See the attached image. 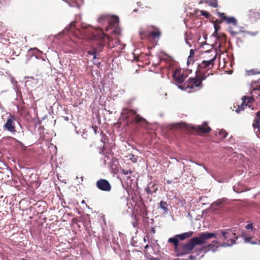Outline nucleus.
Here are the masks:
<instances>
[{"instance_id":"obj_36","label":"nucleus","mask_w":260,"mask_h":260,"mask_svg":"<svg viewBox=\"0 0 260 260\" xmlns=\"http://www.w3.org/2000/svg\"><path fill=\"white\" fill-rule=\"evenodd\" d=\"M214 28H215V32L214 33H216L217 32V31L218 30V29H220V26L218 25H214Z\"/></svg>"},{"instance_id":"obj_34","label":"nucleus","mask_w":260,"mask_h":260,"mask_svg":"<svg viewBox=\"0 0 260 260\" xmlns=\"http://www.w3.org/2000/svg\"><path fill=\"white\" fill-rule=\"evenodd\" d=\"M246 228L247 229H253V224L252 223H249V224H248L246 226Z\"/></svg>"},{"instance_id":"obj_35","label":"nucleus","mask_w":260,"mask_h":260,"mask_svg":"<svg viewBox=\"0 0 260 260\" xmlns=\"http://www.w3.org/2000/svg\"><path fill=\"white\" fill-rule=\"evenodd\" d=\"M217 244H218V242L217 241H213L212 242V244H209L208 245V247H210V248H212V245H216Z\"/></svg>"},{"instance_id":"obj_31","label":"nucleus","mask_w":260,"mask_h":260,"mask_svg":"<svg viewBox=\"0 0 260 260\" xmlns=\"http://www.w3.org/2000/svg\"><path fill=\"white\" fill-rule=\"evenodd\" d=\"M229 30L230 32L233 35H236V34H238V31L234 30L233 28L231 26H229Z\"/></svg>"},{"instance_id":"obj_4","label":"nucleus","mask_w":260,"mask_h":260,"mask_svg":"<svg viewBox=\"0 0 260 260\" xmlns=\"http://www.w3.org/2000/svg\"><path fill=\"white\" fill-rule=\"evenodd\" d=\"M216 56V55H214L212 58L208 60H203L201 63L199 64L196 73L197 77L206 79L210 75H212L208 72L213 67Z\"/></svg>"},{"instance_id":"obj_29","label":"nucleus","mask_w":260,"mask_h":260,"mask_svg":"<svg viewBox=\"0 0 260 260\" xmlns=\"http://www.w3.org/2000/svg\"><path fill=\"white\" fill-rule=\"evenodd\" d=\"M249 75H255L260 74V71H258L257 69H252L250 70L249 72Z\"/></svg>"},{"instance_id":"obj_26","label":"nucleus","mask_w":260,"mask_h":260,"mask_svg":"<svg viewBox=\"0 0 260 260\" xmlns=\"http://www.w3.org/2000/svg\"><path fill=\"white\" fill-rule=\"evenodd\" d=\"M218 133L221 140L224 139L228 135L227 132L224 129H221L219 131Z\"/></svg>"},{"instance_id":"obj_8","label":"nucleus","mask_w":260,"mask_h":260,"mask_svg":"<svg viewBox=\"0 0 260 260\" xmlns=\"http://www.w3.org/2000/svg\"><path fill=\"white\" fill-rule=\"evenodd\" d=\"M15 120L16 118L15 116L13 115H10L7 118L6 123L3 126L4 129L8 131L12 134H16L17 131L16 129V126L15 123Z\"/></svg>"},{"instance_id":"obj_20","label":"nucleus","mask_w":260,"mask_h":260,"mask_svg":"<svg viewBox=\"0 0 260 260\" xmlns=\"http://www.w3.org/2000/svg\"><path fill=\"white\" fill-rule=\"evenodd\" d=\"M109 16L108 14H102L99 16L98 21L101 24L108 23Z\"/></svg>"},{"instance_id":"obj_17","label":"nucleus","mask_w":260,"mask_h":260,"mask_svg":"<svg viewBox=\"0 0 260 260\" xmlns=\"http://www.w3.org/2000/svg\"><path fill=\"white\" fill-rule=\"evenodd\" d=\"M178 239V237H177L176 235H175L174 237L170 238L168 239V242L172 243L174 245V250L175 252H176L177 250L178 249L179 246Z\"/></svg>"},{"instance_id":"obj_7","label":"nucleus","mask_w":260,"mask_h":260,"mask_svg":"<svg viewBox=\"0 0 260 260\" xmlns=\"http://www.w3.org/2000/svg\"><path fill=\"white\" fill-rule=\"evenodd\" d=\"M187 76L186 72L181 69H176L173 73L174 82L178 85L179 87L185 83L184 81Z\"/></svg>"},{"instance_id":"obj_9","label":"nucleus","mask_w":260,"mask_h":260,"mask_svg":"<svg viewBox=\"0 0 260 260\" xmlns=\"http://www.w3.org/2000/svg\"><path fill=\"white\" fill-rule=\"evenodd\" d=\"M217 14L220 18L219 23L225 21L228 24L232 25L233 26H237V20L234 17H226L224 13L220 12H217Z\"/></svg>"},{"instance_id":"obj_3","label":"nucleus","mask_w":260,"mask_h":260,"mask_svg":"<svg viewBox=\"0 0 260 260\" xmlns=\"http://www.w3.org/2000/svg\"><path fill=\"white\" fill-rule=\"evenodd\" d=\"M121 118L126 120L127 124H136L142 126L147 123L146 120L138 114L136 111L128 108H123L121 112Z\"/></svg>"},{"instance_id":"obj_28","label":"nucleus","mask_w":260,"mask_h":260,"mask_svg":"<svg viewBox=\"0 0 260 260\" xmlns=\"http://www.w3.org/2000/svg\"><path fill=\"white\" fill-rule=\"evenodd\" d=\"M259 123H260V120H256V119H255L254 120V122H253V123L252 124L253 127L254 128H259V126H260Z\"/></svg>"},{"instance_id":"obj_25","label":"nucleus","mask_w":260,"mask_h":260,"mask_svg":"<svg viewBox=\"0 0 260 260\" xmlns=\"http://www.w3.org/2000/svg\"><path fill=\"white\" fill-rule=\"evenodd\" d=\"M76 21H73L72 22H71L70 25H69L68 26H67L66 28H65V29L68 32H69V31H72L73 30V29L76 27Z\"/></svg>"},{"instance_id":"obj_21","label":"nucleus","mask_w":260,"mask_h":260,"mask_svg":"<svg viewBox=\"0 0 260 260\" xmlns=\"http://www.w3.org/2000/svg\"><path fill=\"white\" fill-rule=\"evenodd\" d=\"M193 234V232L189 231L188 232L184 233L179 235H176V237H178V238L181 240H185V239L191 237Z\"/></svg>"},{"instance_id":"obj_23","label":"nucleus","mask_w":260,"mask_h":260,"mask_svg":"<svg viewBox=\"0 0 260 260\" xmlns=\"http://www.w3.org/2000/svg\"><path fill=\"white\" fill-rule=\"evenodd\" d=\"M244 242L245 243H249L251 244H258L260 243V242L256 240L255 241H252V238L250 237H245L244 238Z\"/></svg>"},{"instance_id":"obj_40","label":"nucleus","mask_w":260,"mask_h":260,"mask_svg":"<svg viewBox=\"0 0 260 260\" xmlns=\"http://www.w3.org/2000/svg\"><path fill=\"white\" fill-rule=\"evenodd\" d=\"M191 62H193V58H191L190 59V63Z\"/></svg>"},{"instance_id":"obj_1","label":"nucleus","mask_w":260,"mask_h":260,"mask_svg":"<svg viewBox=\"0 0 260 260\" xmlns=\"http://www.w3.org/2000/svg\"><path fill=\"white\" fill-rule=\"evenodd\" d=\"M77 29L81 33L91 37L93 40H98L100 41L97 48H93L87 52L88 54L93 56L94 59L96 58V55L102 51L103 48L106 44L109 43L112 40L108 35L104 33L103 30L100 27L93 28L90 25H85L82 26L81 30L79 28Z\"/></svg>"},{"instance_id":"obj_5","label":"nucleus","mask_w":260,"mask_h":260,"mask_svg":"<svg viewBox=\"0 0 260 260\" xmlns=\"http://www.w3.org/2000/svg\"><path fill=\"white\" fill-rule=\"evenodd\" d=\"M205 79L197 77V73H196L194 78H190L186 82L179 86V88L187 90L188 92H192L196 91L199 88H202L203 87L202 81Z\"/></svg>"},{"instance_id":"obj_39","label":"nucleus","mask_w":260,"mask_h":260,"mask_svg":"<svg viewBox=\"0 0 260 260\" xmlns=\"http://www.w3.org/2000/svg\"><path fill=\"white\" fill-rule=\"evenodd\" d=\"M119 192L124 194L126 191H125V190L124 189H123L122 190L120 191Z\"/></svg>"},{"instance_id":"obj_11","label":"nucleus","mask_w":260,"mask_h":260,"mask_svg":"<svg viewBox=\"0 0 260 260\" xmlns=\"http://www.w3.org/2000/svg\"><path fill=\"white\" fill-rule=\"evenodd\" d=\"M190 127L201 136L208 134L211 131V128L208 125V123L206 122H204L201 125L191 126Z\"/></svg>"},{"instance_id":"obj_13","label":"nucleus","mask_w":260,"mask_h":260,"mask_svg":"<svg viewBox=\"0 0 260 260\" xmlns=\"http://www.w3.org/2000/svg\"><path fill=\"white\" fill-rule=\"evenodd\" d=\"M243 102L241 105L238 106V108L236 110V112L239 113L240 111L244 110L245 106H248L250 107V104L253 102L254 99L252 97L248 98L244 96L243 99Z\"/></svg>"},{"instance_id":"obj_14","label":"nucleus","mask_w":260,"mask_h":260,"mask_svg":"<svg viewBox=\"0 0 260 260\" xmlns=\"http://www.w3.org/2000/svg\"><path fill=\"white\" fill-rule=\"evenodd\" d=\"M118 23L119 18L117 16L110 15L108 22V26H107L106 28V31H108V30L112 28L113 27H116L118 26Z\"/></svg>"},{"instance_id":"obj_6","label":"nucleus","mask_w":260,"mask_h":260,"mask_svg":"<svg viewBox=\"0 0 260 260\" xmlns=\"http://www.w3.org/2000/svg\"><path fill=\"white\" fill-rule=\"evenodd\" d=\"M161 35L159 29L154 26H149L147 29L140 31L141 39H159Z\"/></svg>"},{"instance_id":"obj_10","label":"nucleus","mask_w":260,"mask_h":260,"mask_svg":"<svg viewBox=\"0 0 260 260\" xmlns=\"http://www.w3.org/2000/svg\"><path fill=\"white\" fill-rule=\"evenodd\" d=\"M221 234L224 240H227L226 242L224 243L225 246H231L235 243L236 241L234 239L236 235L234 233H231V232L227 231H221Z\"/></svg>"},{"instance_id":"obj_30","label":"nucleus","mask_w":260,"mask_h":260,"mask_svg":"<svg viewBox=\"0 0 260 260\" xmlns=\"http://www.w3.org/2000/svg\"><path fill=\"white\" fill-rule=\"evenodd\" d=\"M194 55V52L192 49H191L190 51V55L189 56L188 59H187V63H190V59L193 57Z\"/></svg>"},{"instance_id":"obj_32","label":"nucleus","mask_w":260,"mask_h":260,"mask_svg":"<svg viewBox=\"0 0 260 260\" xmlns=\"http://www.w3.org/2000/svg\"><path fill=\"white\" fill-rule=\"evenodd\" d=\"M130 159L132 160V162L136 163L137 162L138 157L135 156L134 155L132 154V157H130Z\"/></svg>"},{"instance_id":"obj_12","label":"nucleus","mask_w":260,"mask_h":260,"mask_svg":"<svg viewBox=\"0 0 260 260\" xmlns=\"http://www.w3.org/2000/svg\"><path fill=\"white\" fill-rule=\"evenodd\" d=\"M96 187L101 190L110 191L112 186L109 182L105 179H100L96 181Z\"/></svg>"},{"instance_id":"obj_37","label":"nucleus","mask_w":260,"mask_h":260,"mask_svg":"<svg viewBox=\"0 0 260 260\" xmlns=\"http://www.w3.org/2000/svg\"><path fill=\"white\" fill-rule=\"evenodd\" d=\"M150 260H159V258L152 257L150 258Z\"/></svg>"},{"instance_id":"obj_38","label":"nucleus","mask_w":260,"mask_h":260,"mask_svg":"<svg viewBox=\"0 0 260 260\" xmlns=\"http://www.w3.org/2000/svg\"><path fill=\"white\" fill-rule=\"evenodd\" d=\"M98 126H95L94 127V132L95 133L98 132Z\"/></svg>"},{"instance_id":"obj_19","label":"nucleus","mask_w":260,"mask_h":260,"mask_svg":"<svg viewBox=\"0 0 260 260\" xmlns=\"http://www.w3.org/2000/svg\"><path fill=\"white\" fill-rule=\"evenodd\" d=\"M205 3L213 8H217L218 6L217 0H201L200 4Z\"/></svg>"},{"instance_id":"obj_27","label":"nucleus","mask_w":260,"mask_h":260,"mask_svg":"<svg viewBox=\"0 0 260 260\" xmlns=\"http://www.w3.org/2000/svg\"><path fill=\"white\" fill-rule=\"evenodd\" d=\"M226 200L224 198L220 199L218 200H217L216 202H214L212 204V206L216 205V206H219L221 204H222L223 203H224Z\"/></svg>"},{"instance_id":"obj_2","label":"nucleus","mask_w":260,"mask_h":260,"mask_svg":"<svg viewBox=\"0 0 260 260\" xmlns=\"http://www.w3.org/2000/svg\"><path fill=\"white\" fill-rule=\"evenodd\" d=\"M215 233L203 232L201 233L198 237L191 238L189 242L184 244L180 245L176 253L177 256H182L189 253L195 246L206 244L209 239L215 238Z\"/></svg>"},{"instance_id":"obj_42","label":"nucleus","mask_w":260,"mask_h":260,"mask_svg":"<svg viewBox=\"0 0 260 260\" xmlns=\"http://www.w3.org/2000/svg\"><path fill=\"white\" fill-rule=\"evenodd\" d=\"M84 202H85V201L83 200V201H82V203H84Z\"/></svg>"},{"instance_id":"obj_24","label":"nucleus","mask_w":260,"mask_h":260,"mask_svg":"<svg viewBox=\"0 0 260 260\" xmlns=\"http://www.w3.org/2000/svg\"><path fill=\"white\" fill-rule=\"evenodd\" d=\"M159 205L160 208H161L165 213L168 212V208L167 207L168 204L167 202L161 201L159 203Z\"/></svg>"},{"instance_id":"obj_33","label":"nucleus","mask_w":260,"mask_h":260,"mask_svg":"<svg viewBox=\"0 0 260 260\" xmlns=\"http://www.w3.org/2000/svg\"><path fill=\"white\" fill-rule=\"evenodd\" d=\"M122 172L124 175H128L129 174H131L132 173V171L131 170H130L122 169Z\"/></svg>"},{"instance_id":"obj_18","label":"nucleus","mask_w":260,"mask_h":260,"mask_svg":"<svg viewBox=\"0 0 260 260\" xmlns=\"http://www.w3.org/2000/svg\"><path fill=\"white\" fill-rule=\"evenodd\" d=\"M252 89L251 91V94L253 96H255L257 98H260V85H255L254 86L253 84L252 85Z\"/></svg>"},{"instance_id":"obj_15","label":"nucleus","mask_w":260,"mask_h":260,"mask_svg":"<svg viewBox=\"0 0 260 260\" xmlns=\"http://www.w3.org/2000/svg\"><path fill=\"white\" fill-rule=\"evenodd\" d=\"M247 16L251 21H256L260 18V13L255 9H250L248 11Z\"/></svg>"},{"instance_id":"obj_22","label":"nucleus","mask_w":260,"mask_h":260,"mask_svg":"<svg viewBox=\"0 0 260 260\" xmlns=\"http://www.w3.org/2000/svg\"><path fill=\"white\" fill-rule=\"evenodd\" d=\"M194 13L197 16L202 15L206 18H209L210 17V14L208 12L204 10H200L197 9L194 11Z\"/></svg>"},{"instance_id":"obj_16","label":"nucleus","mask_w":260,"mask_h":260,"mask_svg":"<svg viewBox=\"0 0 260 260\" xmlns=\"http://www.w3.org/2000/svg\"><path fill=\"white\" fill-rule=\"evenodd\" d=\"M158 188L156 185L153 183L150 182L147 185L145 188V191L148 194H152V193L156 192Z\"/></svg>"},{"instance_id":"obj_41","label":"nucleus","mask_w":260,"mask_h":260,"mask_svg":"<svg viewBox=\"0 0 260 260\" xmlns=\"http://www.w3.org/2000/svg\"><path fill=\"white\" fill-rule=\"evenodd\" d=\"M180 124L182 125L183 126L185 125L184 123H180Z\"/></svg>"}]
</instances>
